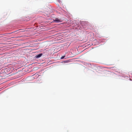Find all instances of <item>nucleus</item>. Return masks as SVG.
Wrapping results in <instances>:
<instances>
[{
    "mask_svg": "<svg viewBox=\"0 0 132 132\" xmlns=\"http://www.w3.org/2000/svg\"><path fill=\"white\" fill-rule=\"evenodd\" d=\"M64 57H65V56H62V57H61V59H63Z\"/></svg>",
    "mask_w": 132,
    "mask_h": 132,
    "instance_id": "4",
    "label": "nucleus"
},
{
    "mask_svg": "<svg viewBox=\"0 0 132 132\" xmlns=\"http://www.w3.org/2000/svg\"><path fill=\"white\" fill-rule=\"evenodd\" d=\"M42 54H40L36 56V58H38L40 57L42 55Z\"/></svg>",
    "mask_w": 132,
    "mask_h": 132,
    "instance_id": "2",
    "label": "nucleus"
},
{
    "mask_svg": "<svg viewBox=\"0 0 132 132\" xmlns=\"http://www.w3.org/2000/svg\"><path fill=\"white\" fill-rule=\"evenodd\" d=\"M54 22H61V20L58 18H56L55 20H54Z\"/></svg>",
    "mask_w": 132,
    "mask_h": 132,
    "instance_id": "1",
    "label": "nucleus"
},
{
    "mask_svg": "<svg viewBox=\"0 0 132 132\" xmlns=\"http://www.w3.org/2000/svg\"><path fill=\"white\" fill-rule=\"evenodd\" d=\"M57 1L60 3L61 2V1L60 0H57Z\"/></svg>",
    "mask_w": 132,
    "mask_h": 132,
    "instance_id": "3",
    "label": "nucleus"
}]
</instances>
